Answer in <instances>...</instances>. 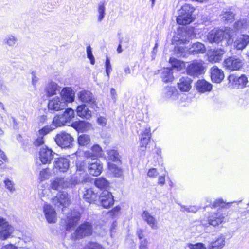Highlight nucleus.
<instances>
[{
	"mask_svg": "<svg viewBox=\"0 0 249 249\" xmlns=\"http://www.w3.org/2000/svg\"><path fill=\"white\" fill-rule=\"evenodd\" d=\"M225 51L223 49H219L214 50L212 53L217 56L218 57H220L221 59H222V56L224 54Z\"/></svg>",
	"mask_w": 249,
	"mask_h": 249,
	"instance_id": "e2e57ef3",
	"label": "nucleus"
},
{
	"mask_svg": "<svg viewBox=\"0 0 249 249\" xmlns=\"http://www.w3.org/2000/svg\"><path fill=\"white\" fill-rule=\"evenodd\" d=\"M149 140V138H147L146 137L142 136L140 142V147L145 149Z\"/></svg>",
	"mask_w": 249,
	"mask_h": 249,
	"instance_id": "13d9d810",
	"label": "nucleus"
},
{
	"mask_svg": "<svg viewBox=\"0 0 249 249\" xmlns=\"http://www.w3.org/2000/svg\"><path fill=\"white\" fill-rule=\"evenodd\" d=\"M98 124L102 126H105L107 124V119L104 117H99L97 120Z\"/></svg>",
	"mask_w": 249,
	"mask_h": 249,
	"instance_id": "338daca9",
	"label": "nucleus"
},
{
	"mask_svg": "<svg viewBox=\"0 0 249 249\" xmlns=\"http://www.w3.org/2000/svg\"><path fill=\"white\" fill-rule=\"evenodd\" d=\"M54 128L55 127L51 125H46L38 130L37 135L44 137L54 129Z\"/></svg>",
	"mask_w": 249,
	"mask_h": 249,
	"instance_id": "37998d69",
	"label": "nucleus"
},
{
	"mask_svg": "<svg viewBox=\"0 0 249 249\" xmlns=\"http://www.w3.org/2000/svg\"><path fill=\"white\" fill-rule=\"evenodd\" d=\"M196 89L201 93L210 91L212 89V85L204 80H199L196 83Z\"/></svg>",
	"mask_w": 249,
	"mask_h": 249,
	"instance_id": "cd10ccee",
	"label": "nucleus"
},
{
	"mask_svg": "<svg viewBox=\"0 0 249 249\" xmlns=\"http://www.w3.org/2000/svg\"><path fill=\"white\" fill-rule=\"evenodd\" d=\"M233 35V30L230 28H226L224 30L214 28L208 33L207 38L210 43H218L224 38L230 39Z\"/></svg>",
	"mask_w": 249,
	"mask_h": 249,
	"instance_id": "f257e3e1",
	"label": "nucleus"
},
{
	"mask_svg": "<svg viewBox=\"0 0 249 249\" xmlns=\"http://www.w3.org/2000/svg\"><path fill=\"white\" fill-rule=\"evenodd\" d=\"M229 80L233 87L236 89H242L245 87L248 82L247 77L244 75L240 77L233 75H230Z\"/></svg>",
	"mask_w": 249,
	"mask_h": 249,
	"instance_id": "ddd939ff",
	"label": "nucleus"
},
{
	"mask_svg": "<svg viewBox=\"0 0 249 249\" xmlns=\"http://www.w3.org/2000/svg\"><path fill=\"white\" fill-rule=\"evenodd\" d=\"M18 39L17 38L12 35L8 36L4 39V42L6 44L9 46H13L16 43Z\"/></svg>",
	"mask_w": 249,
	"mask_h": 249,
	"instance_id": "a18cd8bd",
	"label": "nucleus"
},
{
	"mask_svg": "<svg viewBox=\"0 0 249 249\" xmlns=\"http://www.w3.org/2000/svg\"><path fill=\"white\" fill-rule=\"evenodd\" d=\"M87 168L89 173L94 176L99 175L102 171L103 167L100 161L98 159H93V161L88 160Z\"/></svg>",
	"mask_w": 249,
	"mask_h": 249,
	"instance_id": "f8f14e48",
	"label": "nucleus"
},
{
	"mask_svg": "<svg viewBox=\"0 0 249 249\" xmlns=\"http://www.w3.org/2000/svg\"><path fill=\"white\" fill-rule=\"evenodd\" d=\"M158 175V172L155 168H152L149 170L147 175L150 178H156Z\"/></svg>",
	"mask_w": 249,
	"mask_h": 249,
	"instance_id": "0e129e2a",
	"label": "nucleus"
},
{
	"mask_svg": "<svg viewBox=\"0 0 249 249\" xmlns=\"http://www.w3.org/2000/svg\"><path fill=\"white\" fill-rule=\"evenodd\" d=\"M120 156L118 151L116 150L111 149L107 152V158L113 161H120Z\"/></svg>",
	"mask_w": 249,
	"mask_h": 249,
	"instance_id": "4c0bfd02",
	"label": "nucleus"
},
{
	"mask_svg": "<svg viewBox=\"0 0 249 249\" xmlns=\"http://www.w3.org/2000/svg\"><path fill=\"white\" fill-rule=\"evenodd\" d=\"M54 168L53 169L54 173L60 172H65L69 167V161L68 159L65 158H55L53 162Z\"/></svg>",
	"mask_w": 249,
	"mask_h": 249,
	"instance_id": "2eb2a0df",
	"label": "nucleus"
},
{
	"mask_svg": "<svg viewBox=\"0 0 249 249\" xmlns=\"http://www.w3.org/2000/svg\"><path fill=\"white\" fill-rule=\"evenodd\" d=\"M100 202L105 208L112 206L114 203L113 196L112 194L107 190H104L100 196Z\"/></svg>",
	"mask_w": 249,
	"mask_h": 249,
	"instance_id": "a211bd4d",
	"label": "nucleus"
},
{
	"mask_svg": "<svg viewBox=\"0 0 249 249\" xmlns=\"http://www.w3.org/2000/svg\"><path fill=\"white\" fill-rule=\"evenodd\" d=\"M78 96L82 102L89 104V107L93 109L96 110L98 108L95 99L90 92L86 90L81 91L78 93Z\"/></svg>",
	"mask_w": 249,
	"mask_h": 249,
	"instance_id": "9d476101",
	"label": "nucleus"
},
{
	"mask_svg": "<svg viewBox=\"0 0 249 249\" xmlns=\"http://www.w3.org/2000/svg\"><path fill=\"white\" fill-rule=\"evenodd\" d=\"M78 142L81 146H86L90 142V138L89 135L82 134L79 136Z\"/></svg>",
	"mask_w": 249,
	"mask_h": 249,
	"instance_id": "ea45409f",
	"label": "nucleus"
},
{
	"mask_svg": "<svg viewBox=\"0 0 249 249\" xmlns=\"http://www.w3.org/2000/svg\"><path fill=\"white\" fill-rule=\"evenodd\" d=\"M95 185L98 188L102 189L107 188L109 184L108 182L103 178H99L95 179Z\"/></svg>",
	"mask_w": 249,
	"mask_h": 249,
	"instance_id": "e433bc0d",
	"label": "nucleus"
},
{
	"mask_svg": "<svg viewBox=\"0 0 249 249\" xmlns=\"http://www.w3.org/2000/svg\"><path fill=\"white\" fill-rule=\"evenodd\" d=\"M181 211H186L188 213H196V212L198 210L199 208L196 206H190L189 207H186L184 205H182L181 206Z\"/></svg>",
	"mask_w": 249,
	"mask_h": 249,
	"instance_id": "3c124183",
	"label": "nucleus"
},
{
	"mask_svg": "<svg viewBox=\"0 0 249 249\" xmlns=\"http://www.w3.org/2000/svg\"><path fill=\"white\" fill-rule=\"evenodd\" d=\"M44 143V140L43 137L41 135H37V138L34 142V144L36 146H40Z\"/></svg>",
	"mask_w": 249,
	"mask_h": 249,
	"instance_id": "4d7b16f0",
	"label": "nucleus"
},
{
	"mask_svg": "<svg viewBox=\"0 0 249 249\" xmlns=\"http://www.w3.org/2000/svg\"><path fill=\"white\" fill-rule=\"evenodd\" d=\"M189 53L191 54L204 53L206 52V48L203 44L196 42L192 45L188 50Z\"/></svg>",
	"mask_w": 249,
	"mask_h": 249,
	"instance_id": "bb28decb",
	"label": "nucleus"
},
{
	"mask_svg": "<svg viewBox=\"0 0 249 249\" xmlns=\"http://www.w3.org/2000/svg\"><path fill=\"white\" fill-rule=\"evenodd\" d=\"M91 150L94 153L93 155H95L98 158V157H101L102 154V148L98 144L93 145L90 148Z\"/></svg>",
	"mask_w": 249,
	"mask_h": 249,
	"instance_id": "de8ad7c7",
	"label": "nucleus"
},
{
	"mask_svg": "<svg viewBox=\"0 0 249 249\" xmlns=\"http://www.w3.org/2000/svg\"><path fill=\"white\" fill-rule=\"evenodd\" d=\"M108 167L109 172L114 177H117L122 175V169L117 166L115 164L112 163H108Z\"/></svg>",
	"mask_w": 249,
	"mask_h": 249,
	"instance_id": "c9c22d12",
	"label": "nucleus"
},
{
	"mask_svg": "<svg viewBox=\"0 0 249 249\" xmlns=\"http://www.w3.org/2000/svg\"><path fill=\"white\" fill-rule=\"evenodd\" d=\"M84 249H105L101 245L96 242H89L84 247Z\"/></svg>",
	"mask_w": 249,
	"mask_h": 249,
	"instance_id": "c03bdc74",
	"label": "nucleus"
},
{
	"mask_svg": "<svg viewBox=\"0 0 249 249\" xmlns=\"http://www.w3.org/2000/svg\"><path fill=\"white\" fill-rule=\"evenodd\" d=\"M75 116L74 110L67 108L62 115H58L53 118L52 122L53 125L55 127L61 126L70 122Z\"/></svg>",
	"mask_w": 249,
	"mask_h": 249,
	"instance_id": "7ed1b4c3",
	"label": "nucleus"
},
{
	"mask_svg": "<svg viewBox=\"0 0 249 249\" xmlns=\"http://www.w3.org/2000/svg\"><path fill=\"white\" fill-rule=\"evenodd\" d=\"M106 73L108 77H109V73H110L112 70L111 65L110 63V60L108 58H107L106 63Z\"/></svg>",
	"mask_w": 249,
	"mask_h": 249,
	"instance_id": "680f3d73",
	"label": "nucleus"
},
{
	"mask_svg": "<svg viewBox=\"0 0 249 249\" xmlns=\"http://www.w3.org/2000/svg\"><path fill=\"white\" fill-rule=\"evenodd\" d=\"M73 140V139L72 136L65 132H61L58 134L55 138L56 143L62 148L70 147L72 144Z\"/></svg>",
	"mask_w": 249,
	"mask_h": 249,
	"instance_id": "423d86ee",
	"label": "nucleus"
},
{
	"mask_svg": "<svg viewBox=\"0 0 249 249\" xmlns=\"http://www.w3.org/2000/svg\"><path fill=\"white\" fill-rule=\"evenodd\" d=\"M169 62L172 64L173 67L177 68L178 70H181L185 67V65L183 62H181L175 58H171Z\"/></svg>",
	"mask_w": 249,
	"mask_h": 249,
	"instance_id": "a19ab883",
	"label": "nucleus"
},
{
	"mask_svg": "<svg viewBox=\"0 0 249 249\" xmlns=\"http://www.w3.org/2000/svg\"><path fill=\"white\" fill-rule=\"evenodd\" d=\"M83 197L87 202L91 203L97 198V195L92 189H88L84 192Z\"/></svg>",
	"mask_w": 249,
	"mask_h": 249,
	"instance_id": "2f4dec72",
	"label": "nucleus"
},
{
	"mask_svg": "<svg viewBox=\"0 0 249 249\" xmlns=\"http://www.w3.org/2000/svg\"><path fill=\"white\" fill-rule=\"evenodd\" d=\"M80 219V214L73 212L71 214L67 216L66 221V230H70L71 228L74 226Z\"/></svg>",
	"mask_w": 249,
	"mask_h": 249,
	"instance_id": "4be33fe9",
	"label": "nucleus"
},
{
	"mask_svg": "<svg viewBox=\"0 0 249 249\" xmlns=\"http://www.w3.org/2000/svg\"><path fill=\"white\" fill-rule=\"evenodd\" d=\"M246 22L244 20H240L234 24V28L236 30H239L246 26Z\"/></svg>",
	"mask_w": 249,
	"mask_h": 249,
	"instance_id": "6e6d98bb",
	"label": "nucleus"
},
{
	"mask_svg": "<svg viewBox=\"0 0 249 249\" xmlns=\"http://www.w3.org/2000/svg\"><path fill=\"white\" fill-rule=\"evenodd\" d=\"M50 172L48 169H45L41 171L39 173V179L40 181H43L47 179L50 177Z\"/></svg>",
	"mask_w": 249,
	"mask_h": 249,
	"instance_id": "09e8293b",
	"label": "nucleus"
},
{
	"mask_svg": "<svg viewBox=\"0 0 249 249\" xmlns=\"http://www.w3.org/2000/svg\"><path fill=\"white\" fill-rule=\"evenodd\" d=\"M234 15V14L231 11H223L220 15L223 21L230 23L233 21Z\"/></svg>",
	"mask_w": 249,
	"mask_h": 249,
	"instance_id": "f704fd0d",
	"label": "nucleus"
},
{
	"mask_svg": "<svg viewBox=\"0 0 249 249\" xmlns=\"http://www.w3.org/2000/svg\"><path fill=\"white\" fill-rule=\"evenodd\" d=\"M191 79L187 76L180 78L178 83V87L179 90L183 92H187L191 88Z\"/></svg>",
	"mask_w": 249,
	"mask_h": 249,
	"instance_id": "393cba45",
	"label": "nucleus"
},
{
	"mask_svg": "<svg viewBox=\"0 0 249 249\" xmlns=\"http://www.w3.org/2000/svg\"><path fill=\"white\" fill-rule=\"evenodd\" d=\"M189 249H207L205 245L202 243H197L195 244L189 243L188 244Z\"/></svg>",
	"mask_w": 249,
	"mask_h": 249,
	"instance_id": "8fccbe9b",
	"label": "nucleus"
},
{
	"mask_svg": "<svg viewBox=\"0 0 249 249\" xmlns=\"http://www.w3.org/2000/svg\"><path fill=\"white\" fill-rule=\"evenodd\" d=\"M249 44V36L247 35H241L233 42V47L238 50H242Z\"/></svg>",
	"mask_w": 249,
	"mask_h": 249,
	"instance_id": "6ab92c4d",
	"label": "nucleus"
},
{
	"mask_svg": "<svg viewBox=\"0 0 249 249\" xmlns=\"http://www.w3.org/2000/svg\"><path fill=\"white\" fill-rule=\"evenodd\" d=\"M208 58L209 61L212 63L218 62L221 60L220 57H218L213 53H212V54H211Z\"/></svg>",
	"mask_w": 249,
	"mask_h": 249,
	"instance_id": "69168bd1",
	"label": "nucleus"
},
{
	"mask_svg": "<svg viewBox=\"0 0 249 249\" xmlns=\"http://www.w3.org/2000/svg\"><path fill=\"white\" fill-rule=\"evenodd\" d=\"M151 136V129L149 127H146L143 132L142 136L146 137L150 139Z\"/></svg>",
	"mask_w": 249,
	"mask_h": 249,
	"instance_id": "774afa93",
	"label": "nucleus"
},
{
	"mask_svg": "<svg viewBox=\"0 0 249 249\" xmlns=\"http://www.w3.org/2000/svg\"><path fill=\"white\" fill-rule=\"evenodd\" d=\"M211 78L213 82L220 83L224 78L223 71L214 66L210 69Z\"/></svg>",
	"mask_w": 249,
	"mask_h": 249,
	"instance_id": "aec40b11",
	"label": "nucleus"
},
{
	"mask_svg": "<svg viewBox=\"0 0 249 249\" xmlns=\"http://www.w3.org/2000/svg\"><path fill=\"white\" fill-rule=\"evenodd\" d=\"M194 11V8L189 4L182 6L177 18V23L180 25H186L192 22L193 20L192 13Z\"/></svg>",
	"mask_w": 249,
	"mask_h": 249,
	"instance_id": "f03ea898",
	"label": "nucleus"
},
{
	"mask_svg": "<svg viewBox=\"0 0 249 249\" xmlns=\"http://www.w3.org/2000/svg\"><path fill=\"white\" fill-rule=\"evenodd\" d=\"M225 245V237L222 235L210 242L207 246V249H222Z\"/></svg>",
	"mask_w": 249,
	"mask_h": 249,
	"instance_id": "412c9836",
	"label": "nucleus"
},
{
	"mask_svg": "<svg viewBox=\"0 0 249 249\" xmlns=\"http://www.w3.org/2000/svg\"><path fill=\"white\" fill-rule=\"evenodd\" d=\"M58 85L53 82H49L46 86L45 90L47 96L50 97L56 94L57 90H58Z\"/></svg>",
	"mask_w": 249,
	"mask_h": 249,
	"instance_id": "c756f323",
	"label": "nucleus"
},
{
	"mask_svg": "<svg viewBox=\"0 0 249 249\" xmlns=\"http://www.w3.org/2000/svg\"><path fill=\"white\" fill-rule=\"evenodd\" d=\"M161 78L165 83L172 81L174 79L173 72L169 68H164L161 73Z\"/></svg>",
	"mask_w": 249,
	"mask_h": 249,
	"instance_id": "72a5a7b5",
	"label": "nucleus"
},
{
	"mask_svg": "<svg viewBox=\"0 0 249 249\" xmlns=\"http://www.w3.org/2000/svg\"><path fill=\"white\" fill-rule=\"evenodd\" d=\"M92 232L91 224L89 222H85L81 224L71 235V238L74 240L81 239L86 236L90 235Z\"/></svg>",
	"mask_w": 249,
	"mask_h": 249,
	"instance_id": "20e7f679",
	"label": "nucleus"
},
{
	"mask_svg": "<svg viewBox=\"0 0 249 249\" xmlns=\"http://www.w3.org/2000/svg\"><path fill=\"white\" fill-rule=\"evenodd\" d=\"M14 231V228L6 219L0 218V239L5 240L9 238Z\"/></svg>",
	"mask_w": 249,
	"mask_h": 249,
	"instance_id": "0eeeda50",
	"label": "nucleus"
},
{
	"mask_svg": "<svg viewBox=\"0 0 249 249\" xmlns=\"http://www.w3.org/2000/svg\"><path fill=\"white\" fill-rule=\"evenodd\" d=\"M225 204V202L223 201L222 199H218L215 200L212 205V207L215 208L217 207H224L223 205Z\"/></svg>",
	"mask_w": 249,
	"mask_h": 249,
	"instance_id": "052dcab7",
	"label": "nucleus"
},
{
	"mask_svg": "<svg viewBox=\"0 0 249 249\" xmlns=\"http://www.w3.org/2000/svg\"><path fill=\"white\" fill-rule=\"evenodd\" d=\"M174 52L178 57H185L186 56L185 49L183 46L175 47Z\"/></svg>",
	"mask_w": 249,
	"mask_h": 249,
	"instance_id": "49530a36",
	"label": "nucleus"
},
{
	"mask_svg": "<svg viewBox=\"0 0 249 249\" xmlns=\"http://www.w3.org/2000/svg\"><path fill=\"white\" fill-rule=\"evenodd\" d=\"M87 57L90 59L91 64L93 65L95 63L94 56L92 53V49L90 46L87 47Z\"/></svg>",
	"mask_w": 249,
	"mask_h": 249,
	"instance_id": "864d4df0",
	"label": "nucleus"
},
{
	"mask_svg": "<svg viewBox=\"0 0 249 249\" xmlns=\"http://www.w3.org/2000/svg\"><path fill=\"white\" fill-rule=\"evenodd\" d=\"M74 184L71 178H56L51 180V187L53 190H59L68 187H72Z\"/></svg>",
	"mask_w": 249,
	"mask_h": 249,
	"instance_id": "39448f33",
	"label": "nucleus"
},
{
	"mask_svg": "<svg viewBox=\"0 0 249 249\" xmlns=\"http://www.w3.org/2000/svg\"><path fill=\"white\" fill-rule=\"evenodd\" d=\"M204 67L201 61H194L187 66L186 71L188 75L198 77L204 73Z\"/></svg>",
	"mask_w": 249,
	"mask_h": 249,
	"instance_id": "1a4fd4ad",
	"label": "nucleus"
},
{
	"mask_svg": "<svg viewBox=\"0 0 249 249\" xmlns=\"http://www.w3.org/2000/svg\"><path fill=\"white\" fill-rule=\"evenodd\" d=\"M165 90L166 96L167 98H172L174 99L178 94V92L174 87H166Z\"/></svg>",
	"mask_w": 249,
	"mask_h": 249,
	"instance_id": "79ce46f5",
	"label": "nucleus"
},
{
	"mask_svg": "<svg viewBox=\"0 0 249 249\" xmlns=\"http://www.w3.org/2000/svg\"><path fill=\"white\" fill-rule=\"evenodd\" d=\"M67 104L60 97H55L49 101L48 107L49 110L58 111L67 107Z\"/></svg>",
	"mask_w": 249,
	"mask_h": 249,
	"instance_id": "9b49d317",
	"label": "nucleus"
},
{
	"mask_svg": "<svg viewBox=\"0 0 249 249\" xmlns=\"http://www.w3.org/2000/svg\"><path fill=\"white\" fill-rule=\"evenodd\" d=\"M54 154L55 153L51 149L47 147L42 148L39 152L40 160L43 164L49 163L53 159Z\"/></svg>",
	"mask_w": 249,
	"mask_h": 249,
	"instance_id": "f3484780",
	"label": "nucleus"
},
{
	"mask_svg": "<svg viewBox=\"0 0 249 249\" xmlns=\"http://www.w3.org/2000/svg\"><path fill=\"white\" fill-rule=\"evenodd\" d=\"M61 99L67 103H71L74 101L75 93L70 88H65L60 93Z\"/></svg>",
	"mask_w": 249,
	"mask_h": 249,
	"instance_id": "5701e85b",
	"label": "nucleus"
},
{
	"mask_svg": "<svg viewBox=\"0 0 249 249\" xmlns=\"http://www.w3.org/2000/svg\"><path fill=\"white\" fill-rule=\"evenodd\" d=\"M43 213L49 223H55L57 221L56 213L55 210L49 204L43 206Z\"/></svg>",
	"mask_w": 249,
	"mask_h": 249,
	"instance_id": "4468645a",
	"label": "nucleus"
},
{
	"mask_svg": "<svg viewBox=\"0 0 249 249\" xmlns=\"http://www.w3.org/2000/svg\"><path fill=\"white\" fill-rule=\"evenodd\" d=\"M142 219L153 229H158V221L155 217L151 215L147 211H144L142 215Z\"/></svg>",
	"mask_w": 249,
	"mask_h": 249,
	"instance_id": "b1692460",
	"label": "nucleus"
},
{
	"mask_svg": "<svg viewBox=\"0 0 249 249\" xmlns=\"http://www.w3.org/2000/svg\"><path fill=\"white\" fill-rule=\"evenodd\" d=\"M224 218V216L222 214L215 213L209 217V224L213 226H216L223 222Z\"/></svg>",
	"mask_w": 249,
	"mask_h": 249,
	"instance_id": "7c9ffc66",
	"label": "nucleus"
},
{
	"mask_svg": "<svg viewBox=\"0 0 249 249\" xmlns=\"http://www.w3.org/2000/svg\"><path fill=\"white\" fill-rule=\"evenodd\" d=\"M93 152L91 150V149L86 151L84 152V157L88 160L90 161V160H91V161H93V159H97L96 156L93 155Z\"/></svg>",
	"mask_w": 249,
	"mask_h": 249,
	"instance_id": "603ef678",
	"label": "nucleus"
},
{
	"mask_svg": "<svg viewBox=\"0 0 249 249\" xmlns=\"http://www.w3.org/2000/svg\"><path fill=\"white\" fill-rule=\"evenodd\" d=\"M193 33V31L192 29H189L188 31L184 33V34L187 35L188 37L184 38L182 36L181 38L176 37H175V40L177 41H180L181 43H183L189 42L190 39L192 38L195 36Z\"/></svg>",
	"mask_w": 249,
	"mask_h": 249,
	"instance_id": "58836bf2",
	"label": "nucleus"
},
{
	"mask_svg": "<svg viewBox=\"0 0 249 249\" xmlns=\"http://www.w3.org/2000/svg\"><path fill=\"white\" fill-rule=\"evenodd\" d=\"M70 200L69 196L66 192H59L57 195L52 198L53 203L59 207L60 206H64L66 207L70 203Z\"/></svg>",
	"mask_w": 249,
	"mask_h": 249,
	"instance_id": "dca6fc26",
	"label": "nucleus"
},
{
	"mask_svg": "<svg viewBox=\"0 0 249 249\" xmlns=\"http://www.w3.org/2000/svg\"><path fill=\"white\" fill-rule=\"evenodd\" d=\"M77 115L83 119H89L91 116V111L85 105H79L76 109Z\"/></svg>",
	"mask_w": 249,
	"mask_h": 249,
	"instance_id": "a878e982",
	"label": "nucleus"
},
{
	"mask_svg": "<svg viewBox=\"0 0 249 249\" xmlns=\"http://www.w3.org/2000/svg\"><path fill=\"white\" fill-rule=\"evenodd\" d=\"M71 125L77 131L83 132L87 130L90 127L91 124L84 121H79L73 123Z\"/></svg>",
	"mask_w": 249,
	"mask_h": 249,
	"instance_id": "c85d7f7f",
	"label": "nucleus"
},
{
	"mask_svg": "<svg viewBox=\"0 0 249 249\" xmlns=\"http://www.w3.org/2000/svg\"><path fill=\"white\" fill-rule=\"evenodd\" d=\"M4 183L6 188L10 192H12L15 191L14 184L12 181L9 179H6L4 181Z\"/></svg>",
	"mask_w": 249,
	"mask_h": 249,
	"instance_id": "5fc2aeb1",
	"label": "nucleus"
},
{
	"mask_svg": "<svg viewBox=\"0 0 249 249\" xmlns=\"http://www.w3.org/2000/svg\"><path fill=\"white\" fill-rule=\"evenodd\" d=\"M244 64L243 60L235 56H231L226 59L224 62L225 68L230 71L240 70Z\"/></svg>",
	"mask_w": 249,
	"mask_h": 249,
	"instance_id": "6e6552de",
	"label": "nucleus"
},
{
	"mask_svg": "<svg viewBox=\"0 0 249 249\" xmlns=\"http://www.w3.org/2000/svg\"><path fill=\"white\" fill-rule=\"evenodd\" d=\"M140 245L139 249H149L148 248V241L147 239L140 241Z\"/></svg>",
	"mask_w": 249,
	"mask_h": 249,
	"instance_id": "bf43d9fd",
	"label": "nucleus"
},
{
	"mask_svg": "<svg viewBox=\"0 0 249 249\" xmlns=\"http://www.w3.org/2000/svg\"><path fill=\"white\" fill-rule=\"evenodd\" d=\"M105 1H103L100 2L98 4L97 7V12H98V16H97V20L98 22H101L103 19H104L106 12V8H105Z\"/></svg>",
	"mask_w": 249,
	"mask_h": 249,
	"instance_id": "473e14b6",
	"label": "nucleus"
}]
</instances>
